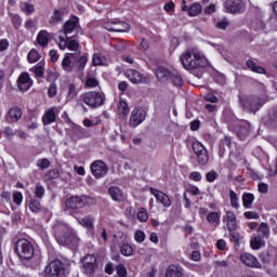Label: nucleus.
<instances>
[{
	"mask_svg": "<svg viewBox=\"0 0 277 277\" xmlns=\"http://www.w3.org/2000/svg\"><path fill=\"white\" fill-rule=\"evenodd\" d=\"M247 67L253 72H258L259 75H265V68L258 66L254 61H247Z\"/></svg>",
	"mask_w": 277,
	"mask_h": 277,
	"instance_id": "7c9ffc66",
	"label": "nucleus"
},
{
	"mask_svg": "<svg viewBox=\"0 0 277 277\" xmlns=\"http://www.w3.org/2000/svg\"><path fill=\"white\" fill-rule=\"evenodd\" d=\"M66 269L60 260L51 261L44 268V277H64Z\"/></svg>",
	"mask_w": 277,
	"mask_h": 277,
	"instance_id": "423d86ee",
	"label": "nucleus"
},
{
	"mask_svg": "<svg viewBox=\"0 0 277 277\" xmlns=\"http://www.w3.org/2000/svg\"><path fill=\"white\" fill-rule=\"evenodd\" d=\"M58 47L62 51H65L66 49H68V39H64V37H60V42H58Z\"/></svg>",
	"mask_w": 277,
	"mask_h": 277,
	"instance_id": "13d9d810",
	"label": "nucleus"
},
{
	"mask_svg": "<svg viewBox=\"0 0 277 277\" xmlns=\"http://www.w3.org/2000/svg\"><path fill=\"white\" fill-rule=\"evenodd\" d=\"M134 239L135 241H137V243H144L145 239H146V234H144L143 230H136L134 234Z\"/></svg>",
	"mask_w": 277,
	"mask_h": 277,
	"instance_id": "49530a36",
	"label": "nucleus"
},
{
	"mask_svg": "<svg viewBox=\"0 0 277 277\" xmlns=\"http://www.w3.org/2000/svg\"><path fill=\"white\" fill-rule=\"evenodd\" d=\"M215 13V4H210L206 10L205 14H213Z\"/></svg>",
	"mask_w": 277,
	"mask_h": 277,
	"instance_id": "774afa93",
	"label": "nucleus"
},
{
	"mask_svg": "<svg viewBox=\"0 0 277 277\" xmlns=\"http://www.w3.org/2000/svg\"><path fill=\"white\" fill-rule=\"evenodd\" d=\"M37 166L40 170H47L51 168V161L47 158H42L37 161Z\"/></svg>",
	"mask_w": 277,
	"mask_h": 277,
	"instance_id": "c03bdc74",
	"label": "nucleus"
},
{
	"mask_svg": "<svg viewBox=\"0 0 277 277\" xmlns=\"http://www.w3.org/2000/svg\"><path fill=\"white\" fill-rule=\"evenodd\" d=\"M83 263H93L96 264V256L94 255H87L83 260Z\"/></svg>",
	"mask_w": 277,
	"mask_h": 277,
	"instance_id": "0e129e2a",
	"label": "nucleus"
},
{
	"mask_svg": "<svg viewBox=\"0 0 277 277\" xmlns=\"http://www.w3.org/2000/svg\"><path fill=\"white\" fill-rule=\"evenodd\" d=\"M104 28H106L107 31H117L119 34H122L130 31L131 26L124 22H107L104 24Z\"/></svg>",
	"mask_w": 277,
	"mask_h": 277,
	"instance_id": "f8f14e48",
	"label": "nucleus"
},
{
	"mask_svg": "<svg viewBox=\"0 0 277 277\" xmlns=\"http://www.w3.org/2000/svg\"><path fill=\"white\" fill-rule=\"evenodd\" d=\"M180 62L185 70H198V68H207L209 60L205 53L198 48H189L181 56Z\"/></svg>",
	"mask_w": 277,
	"mask_h": 277,
	"instance_id": "f257e3e1",
	"label": "nucleus"
},
{
	"mask_svg": "<svg viewBox=\"0 0 277 277\" xmlns=\"http://www.w3.org/2000/svg\"><path fill=\"white\" fill-rule=\"evenodd\" d=\"M172 82L177 88H181V85H183V78L180 75H173L172 76Z\"/></svg>",
	"mask_w": 277,
	"mask_h": 277,
	"instance_id": "5fc2aeb1",
	"label": "nucleus"
},
{
	"mask_svg": "<svg viewBox=\"0 0 277 277\" xmlns=\"http://www.w3.org/2000/svg\"><path fill=\"white\" fill-rule=\"evenodd\" d=\"M83 267H84L87 274H92V272H94V269H96V264L83 262Z\"/></svg>",
	"mask_w": 277,
	"mask_h": 277,
	"instance_id": "603ef678",
	"label": "nucleus"
},
{
	"mask_svg": "<svg viewBox=\"0 0 277 277\" xmlns=\"http://www.w3.org/2000/svg\"><path fill=\"white\" fill-rule=\"evenodd\" d=\"M85 202H88V196H74L65 201V206L67 209H83V207H85Z\"/></svg>",
	"mask_w": 277,
	"mask_h": 277,
	"instance_id": "ddd939ff",
	"label": "nucleus"
},
{
	"mask_svg": "<svg viewBox=\"0 0 277 277\" xmlns=\"http://www.w3.org/2000/svg\"><path fill=\"white\" fill-rule=\"evenodd\" d=\"M166 277H183V267L170 265L166 271Z\"/></svg>",
	"mask_w": 277,
	"mask_h": 277,
	"instance_id": "b1692460",
	"label": "nucleus"
},
{
	"mask_svg": "<svg viewBox=\"0 0 277 277\" xmlns=\"http://www.w3.org/2000/svg\"><path fill=\"white\" fill-rule=\"evenodd\" d=\"M120 252L123 256H131L133 254V247L131 245H122L120 248Z\"/></svg>",
	"mask_w": 277,
	"mask_h": 277,
	"instance_id": "37998d69",
	"label": "nucleus"
},
{
	"mask_svg": "<svg viewBox=\"0 0 277 277\" xmlns=\"http://www.w3.org/2000/svg\"><path fill=\"white\" fill-rule=\"evenodd\" d=\"M88 64V56L81 55V51L76 53H67L62 62V68L65 72H78L83 75Z\"/></svg>",
	"mask_w": 277,
	"mask_h": 277,
	"instance_id": "7ed1b4c3",
	"label": "nucleus"
},
{
	"mask_svg": "<svg viewBox=\"0 0 277 277\" xmlns=\"http://www.w3.org/2000/svg\"><path fill=\"white\" fill-rule=\"evenodd\" d=\"M193 151L197 157V162L199 166H207L209 163V151L202 143L195 141L192 144Z\"/></svg>",
	"mask_w": 277,
	"mask_h": 277,
	"instance_id": "0eeeda50",
	"label": "nucleus"
},
{
	"mask_svg": "<svg viewBox=\"0 0 277 277\" xmlns=\"http://www.w3.org/2000/svg\"><path fill=\"white\" fill-rule=\"evenodd\" d=\"M240 262L246 267H251V269H261V262L252 253H241L239 256Z\"/></svg>",
	"mask_w": 277,
	"mask_h": 277,
	"instance_id": "9d476101",
	"label": "nucleus"
},
{
	"mask_svg": "<svg viewBox=\"0 0 277 277\" xmlns=\"http://www.w3.org/2000/svg\"><path fill=\"white\" fill-rule=\"evenodd\" d=\"M37 42L40 47H47L49 44V32L47 30L39 31Z\"/></svg>",
	"mask_w": 277,
	"mask_h": 277,
	"instance_id": "c85d7f7f",
	"label": "nucleus"
},
{
	"mask_svg": "<svg viewBox=\"0 0 277 277\" xmlns=\"http://www.w3.org/2000/svg\"><path fill=\"white\" fill-rule=\"evenodd\" d=\"M108 194L110 196V198H113V200H115L116 202H122V200H124V193H122L118 186H111L108 189Z\"/></svg>",
	"mask_w": 277,
	"mask_h": 277,
	"instance_id": "4be33fe9",
	"label": "nucleus"
},
{
	"mask_svg": "<svg viewBox=\"0 0 277 277\" xmlns=\"http://www.w3.org/2000/svg\"><path fill=\"white\" fill-rule=\"evenodd\" d=\"M136 217L138 222H148V210L146 208H140Z\"/></svg>",
	"mask_w": 277,
	"mask_h": 277,
	"instance_id": "c9c22d12",
	"label": "nucleus"
},
{
	"mask_svg": "<svg viewBox=\"0 0 277 277\" xmlns=\"http://www.w3.org/2000/svg\"><path fill=\"white\" fill-rule=\"evenodd\" d=\"M57 120V107H52L45 111V114L42 116V123L44 127L48 124H53Z\"/></svg>",
	"mask_w": 277,
	"mask_h": 277,
	"instance_id": "6ab92c4d",
	"label": "nucleus"
},
{
	"mask_svg": "<svg viewBox=\"0 0 277 277\" xmlns=\"http://www.w3.org/2000/svg\"><path fill=\"white\" fill-rule=\"evenodd\" d=\"M258 189L260 194H267V189H269V186L265 183H260Z\"/></svg>",
	"mask_w": 277,
	"mask_h": 277,
	"instance_id": "e2e57ef3",
	"label": "nucleus"
},
{
	"mask_svg": "<svg viewBox=\"0 0 277 277\" xmlns=\"http://www.w3.org/2000/svg\"><path fill=\"white\" fill-rule=\"evenodd\" d=\"M72 135H71V138L77 141V140H81V137H83L85 135V129H83L82 127L80 126H76L74 127L72 129Z\"/></svg>",
	"mask_w": 277,
	"mask_h": 277,
	"instance_id": "2f4dec72",
	"label": "nucleus"
},
{
	"mask_svg": "<svg viewBox=\"0 0 277 277\" xmlns=\"http://www.w3.org/2000/svg\"><path fill=\"white\" fill-rule=\"evenodd\" d=\"M224 222H226L227 230L233 233V230H237V216L233 211H226V215L223 216Z\"/></svg>",
	"mask_w": 277,
	"mask_h": 277,
	"instance_id": "a211bd4d",
	"label": "nucleus"
},
{
	"mask_svg": "<svg viewBox=\"0 0 277 277\" xmlns=\"http://www.w3.org/2000/svg\"><path fill=\"white\" fill-rule=\"evenodd\" d=\"M228 27V19L223 18L222 21L216 23V28L217 29H226Z\"/></svg>",
	"mask_w": 277,
	"mask_h": 277,
	"instance_id": "052dcab7",
	"label": "nucleus"
},
{
	"mask_svg": "<svg viewBox=\"0 0 277 277\" xmlns=\"http://www.w3.org/2000/svg\"><path fill=\"white\" fill-rule=\"evenodd\" d=\"M207 220L212 226H220V213L210 212L207 216Z\"/></svg>",
	"mask_w": 277,
	"mask_h": 277,
	"instance_id": "473e14b6",
	"label": "nucleus"
},
{
	"mask_svg": "<svg viewBox=\"0 0 277 277\" xmlns=\"http://www.w3.org/2000/svg\"><path fill=\"white\" fill-rule=\"evenodd\" d=\"M9 117L11 118L12 122H18V120L23 118V110L18 107H13L9 110Z\"/></svg>",
	"mask_w": 277,
	"mask_h": 277,
	"instance_id": "bb28decb",
	"label": "nucleus"
},
{
	"mask_svg": "<svg viewBox=\"0 0 277 277\" xmlns=\"http://www.w3.org/2000/svg\"><path fill=\"white\" fill-rule=\"evenodd\" d=\"M126 76L129 81L134 84L144 83V81H146V76L135 69H128L126 71Z\"/></svg>",
	"mask_w": 277,
	"mask_h": 277,
	"instance_id": "f3484780",
	"label": "nucleus"
},
{
	"mask_svg": "<svg viewBox=\"0 0 277 277\" xmlns=\"http://www.w3.org/2000/svg\"><path fill=\"white\" fill-rule=\"evenodd\" d=\"M77 94H78L77 87L74 83H70L68 85L67 101H72V98H75Z\"/></svg>",
	"mask_w": 277,
	"mask_h": 277,
	"instance_id": "79ce46f5",
	"label": "nucleus"
},
{
	"mask_svg": "<svg viewBox=\"0 0 277 277\" xmlns=\"http://www.w3.org/2000/svg\"><path fill=\"white\" fill-rule=\"evenodd\" d=\"M62 16H63L62 11H60V10H54L53 15H52V17L50 18V23H51L52 25H55L56 23H61Z\"/></svg>",
	"mask_w": 277,
	"mask_h": 277,
	"instance_id": "a19ab883",
	"label": "nucleus"
},
{
	"mask_svg": "<svg viewBox=\"0 0 277 277\" xmlns=\"http://www.w3.org/2000/svg\"><path fill=\"white\" fill-rule=\"evenodd\" d=\"M149 192L153 196H155L156 200L162 205V207H172V199H170V196H168L166 193L154 187L149 188Z\"/></svg>",
	"mask_w": 277,
	"mask_h": 277,
	"instance_id": "4468645a",
	"label": "nucleus"
},
{
	"mask_svg": "<svg viewBox=\"0 0 277 277\" xmlns=\"http://www.w3.org/2000/svg\"><path fill=\"white\" fill-rule=\"evenodd\" d=\"M34 85V80L28 72H23L17 79V88L21 92H27Z\"/></svg>",
	"mask_w": 277,
	"mask_h": 277,
	"instance_id": "dca6fc26",
	"label": "nucleus"
},
{
	"mask_svg": "<svg viewBox=\"0 0 277 277\" xmlns=\"http://www.w3.org/2000/svg\"><path fill=\"white\" fill-rule=\"evenodd\" d=\"M50 57H51V62H53V63L57 62V60H58L57 51L51 50L50 51Z\"/></svg>",
	"mask_w": 277,
	"mask_h": 277,
	"instance_id": "338daca9",
	"label": "nucleus"
},
{
	"mask_svg": "<svg viewBox=\"0 0 277 277\" xmlns=\"http://www.w3.org/2000/svg\"><path fill=\"white\" fill-rule=\"evenodd\" d=\"M215 179H217V172L210 171V172L206 173V180L208 181V183H213V181H215Z\"/></svg>",
	"mask_w": 277,
	"mask_h": 277,
	"instance_id": "864d4df0",
	"label": "nucleus"
},
{
	"mask_svg": "<svg viewBox=\"0 0 277 277\" xmlns=\"http://www.w3.org/2000/svg\"><path fill=\"white\" fill-rule=\"evenodd\" d=\"M258 232L264 239H269V227L266 225V223H261Z\"/></svg>",
	"mask_w": 277,
	"mask_h": 277,
	"instance_id": "f704fd0d",
	"label": "nucleus"
},
{
	"mask_svg": "<svg viewBox=\"0 0 277 277\" xmlns=\"http://www.w3.org/2000/svg\"><path fill=\"white\" fill-rule=\"evenodd\" d=\"M79 27V17L74 16L69 21H67L64 25V34L65 36L70 35L72 31H75V28Z\"/></svg>",
	"mask_w": 277,
	"mask_h": 277,
	"instance_id": "aec40b11",
	"label": "nucleus"
},
{
	"mask_svg": "<svg viewBox=\"0 0 277 277\" xmlns=\"http://www.w3.org/2000/svg\"><path fill=\"white\" fill-rule=\"evenodd\" d=\"M53 235L60 246H79V236L75 229L66 223L56 222L53 226Z\"/></svg>",
	"mask_w": 277,
	"mask_h": 277,
	"instance_id": "f03ea898",
	"label": "nucleus"
},
{
	"mask_svg": "<svg viewBox=\"0 0 277 277\" xmlns=\"http://www.w3.org/2000/svg\"><path fill=\"white\" fill-rule=\"evenodd\" d=\"M2 133L5 135V137H14L15 134L11 127H4Z\"/></svg>",
	"mask_w": 277,
	"mask_h": 277,
	"instance_id": "4d7b16f0",
	"label": "nucleus"
},
{
	"mask_svg": "<svg viewBox=\"0 0 277 277\" xmlns=\"http://www.w3.org/2000/svg\"><path fill=\"white\" fill-rule=\"evenodd\" d=\"M242 108L247 111H259L263 107L261 97H245L241 100Z\"/></svg>",
	"mask_w": 277,
	"mask_h": 277,
	"instance_id": "1a4fd4ad",
	"label": "nucleus"
},
{
	"mask_svg": "<svg viewBox=\"0 0 277 277\" xmlns=\"http://www.w3.org/2000/svg\"><path fill=\"white\" fill-rule=\"evenodd\" d=\"M92 64L94 66H103V64H105V61L103 60V56L101 54H93Z\"/></svg>",
	"mask_w": 277,
	"mask_h": 277,
	"instance_id": "a18cd8bd",
	"label": "nucleus"
},
{
	"mask_svg": "<svg viewBox=\"0 0 277 277\" xmlns=\"http://www.w3.org/2000/svg\"><path fill=\"white\" fill-rule=\"evenodd\" d=\"M77 220L81 226L89 229V233H91L92 235L94 234V219L91 215L84 216L82 219H77Z\"/></svg>",
	"mask_w": 277,
	"mask_h": 277,
	"instance_id": "412c9836",
	"label": "nucleus"
},
{
	"mask_svg": "<svg viewBox=\"0 0 277 277\" xmlns=\"http://www.w3.org/2000/svg\"><path fill=\"white\" fill-rule=\"evenodd\" d=\"M205 98L208 101V103H217V97L213 94H208Z\"/></svg>",
	"mask_w": 277,
	"mask_h": 277,
	"instance_id": "69168bd1",
	"label": "nucleus"
},
{
	"mask_svg": "<svg viewBox=\"0 0 277 277\" xmlns=\"http://www.w3.org/2000/svg\"><path fill=\"white\" fill-rule=\"evenodd\" d=\"M243 215L247 220H259L260 217L259 213L252 211H247L243 213Z\"/></svg>",
	"mask_w": 277,
	"mask_h": 277,
	"instance_id": "6e6d98bb",
	"label": "nucleus"
},
{
	"mask_svg": "<svg viewBox=\"0 0 277 277\" xmlns=\"http://www.w3.org/2000/svg\"><path fill=\"white\" fill-rule=\"evenodd\" d=\"M44 186L37 184L35 187V196L36 198H44Z\"/></svg>",
	"mask_w": 277,
	"mask_h": 277,
	"instance_id": "de8ad7c7",
	"label": "nucleus"
},
{
	"mask_svg": "<svg viewBox=\"0 0 277 277\" xmlns=\"http://www.w3.org/2000/svg\"><path fill=\"white\" fill-rule=\"evenodd\" d=\"M80 98L81 101H83V103H85V105H88L92 109H96L101 107V105H104L105 93L101 91L100 92L90 91L80 95Z\"/></svg>",
	"mask_w": 277,
	"mask_h": 277,
	"instance_id": "20e7f679",
	"label": "nucleus"
},
{
	"mask_svg": "<svg viewBox=\"0 0 277 277\" xmlns=\"http://www.w3.org/2000/svg\"><path fill=\"white\" fill-rule=\"evenodd\" d=\"M84 88H98V79H96V74L94 71L87 74Z\"/></svg>",
	"mask_w": 277,
	"mask_h": 277,
	"instance_id": "5701e85b",
	"label": "nucleus"
},
{
	"mask_svg": "<svg viewBox=\"0 0 277 277\" xmlns=\"http://www.w3.org/2000/svg\"><path fill=\"white\" fill-rule=\"evenodd\" d=\"M34 72H35L36 77H38V78L43 77V75H44V67L37 66V67H35Z\"/></svg>",
	"mask_w": 277,
	"mask_h": 277,
	"instance_id": "680f3d73",
	"label": "nucleus"
},
{
	"mask_svg": "<svg viewBox=\"0 0 277 277\" xmlns=\"http://www.w3.org/2000/svg\"><path fill=\"white\" fill-rule=\"evenodd\" d=\"M187 12L188 16H198V14L202 12V5H200L198 2H195L188 8Z\"/></svg>",
	"mask_w": 277,
	"mask_h": 277,
	"instance_id": "c756f323",
	"label": "nucleus"
},
{
	"mask_svg": "<svg viewBox=\"0 0 277 277\" xmlns=\"http://www.w3.org/2000/svg\"><path fill=\"white\" fill-rule=\"evenodd\" d=\"M55 179H60V170L57 169H52L44 175L45 181H53Z\"/></svg>",
	"mask_w": 277,
	"mask_h": 277,
	"instance_id": "4c0bfd02",
	"label": "nucleus"
},
{
	"mask_svg": "<svg viewBox=\"0 0 277 277\" xmlns=\"http://www.w3.org/2000/svg\"><path fill=\"white\" fill-rule=\"evenodd\" d=\"M250 246L252 250H261L265 246V241L260 235H253L250 240Z\"/></svg>",
	"mask_w": 277,
	"mask_h": 277,
	"instance_id": "393cba45",
	"label": "nucleus"
},
{
	"mask_svg": "<svg viewBox=\"0 0 277 277\" xmlns=\"http://www.w3.org/2000/svg\"><path fill=\"white\" fill-rule=\"evenodd\" d=\"M48 96L49 98H53L54 96H57V84L52 83L48 88Z\"/></svg>",
	"mask_w": 277,
	"mask_h": 277,
	"instance_id": "09e8293b",
	"label": "nucleus"
},
{
	"mask_svg": "<svg viewBox=\"0 0 277 277\" xmlns=\"http://www.w3.org/2000/svg\"><path fill=\"white\" fill-rule=\"evenodd\" d=\"M29 209L32 211V213H39L40 209H42V206L38 199H32L29 202Z\"/></svg>",
	"mask_w": 277,
	"mask_h": 277,
	"instance_id": "58836bf2",
	"label": "nucleus"
},
{
	"mask_svg": "<svg viewBox=\"0 0 277 277\" xmlns=\"http://www.w3.org/2000/svg\"><path fill=\"white\" fill-rule=\"evenodd\" d=\"M116 272L119 277H127V267H124V265H118L116 267Z\"/></svg>",
	"mask_w": 277,
	"mask_h": 277,
	"instance_id": "3c124183",
	"label": "nucleus"
},
{
	"mask_svg": "<svg viewBox=\"0 0 277 277\" xmlns=\"http://www.w3.org/2000/svg\"><path fill=\"white\" fill-rule=\"evenodd\" d=\"M67 49L69 51H79V41L76 39L67 38Z\"/></svg>",
	"mask_w": 277,
	"mask_h": 277,
	"instance_id": "ea45409f",
	"label": "nucleus"
},
{
	"mask_svg": "<svg viewBox=\"0 0 277 277\" xmlns=\"http://www.w3.org/2000/svg\"><path fill=\"white\" fill-rule=\"evenodd\" d=\"M229 200L230 206L234 209H239V198L237 197V193H235V190H229Z\"/></svg>",
	"mask_w": 277,
	"mask_h": 277,
	"instance_id": "e433bc0d",
	"label": "nucleus"
},
{
	"mask_svg": "<svg viewBox=\"0 0 277 277\" xmlns=\"http://www.w3.org/2000/svg\"><path fill=\"white\" fill-rule=\"evenodd\" d=\"M27 60H28L29 64H36V62H39V60H40V53H38V51H36V49H32L29 51V53L27 55Z\"/></svg>",
	"mask_w": 277,
	"mask_h": 277,
	"instance_id": "72a5a7b5",
	"label": "nucleus"
},
{
	"mask_svg": "<svg viewBox=\"0 0 277 277\" xmlns=\"http://www.w3.org/2000/svg\"><path fill=\"white\" fill-rule=\"evenodd\" d=\"M155 75H156L157 79H160V81H163V80L172 77V72H170V70L166 69V67L156 68Z\"/></svg>",
	"mask_w": 277,
	"mask_h": 277,
	"instance_id": "a878e982",
	"label": "nucleus"
},
{
	"mask_svg": "<svg viewBox=\"0 0 277 277\" xmlns=\"http://www.w3.org/2000/svg\"><path fill=\"white\" fill-rule=\"evenodd\" d=\"M146 120V113L141 108H134L130 117V127H140Z\"/></svg>",
	"mask_w": 277,
	"mask_h": 277,
	"instance_id": "2eb2a0df",
	"label": "nucleus"
},
{
	"mask_svg": "<svg viewBox=\"0 0 277 277\" xmlns=\"http://www.w3.org/2000/svg\"><path fill=\"white\" fill-rule=\"evenodd\" d=\"M189 179H192V181L199 182L202 181V174H200L198 171H195L190 173Z\"/></svg>",
	"mask_w": 277,
	"mask_h": 277,
	"instance_id": "bf43d9fd",
	"label": "nucleus"
},
{
	"mask_svg": "<svg viewBox=\"0 0 277 277\" xmlns=\"http://www.w3.org/2000/svg\"><path fill=\"white\" fill-rule=\"evenodd\" d=\"M13 202L17 206L23 203V194L21 192H15L13 194Z\"/></svg>",
	"mask_w": 277,
	"mask_h": 277,
	"instance_id": "8fccbe9b",
	"label": "nucleus"
},
{
	"mask_svg": "<svg viewBox=\"0 0 277 277\" xmlns=\"http://www.w3.org/2000/svg\"><path fill=\"white\" fill-rule=\"evenodd\" d=\"M15 252L21 259L29 260L34 258V245L27 239H19L15 243Z\"/></svg>",
	"mask_w": 277,
	"mask_h": 277,
	"instance_id": "39448f33",
	"label": "nucleus"
},
{
	"mask_svg": "<svg viewBox=\"0 0 277 277\" xmlns=\"http://www.w3.org/2000/svg\"><path fill=\"white\" fill-rule=\"evenodd\" d=\"M91 171L93 176L95 179H103L107 172H109V169L107 168V164L103 160H95L91 164Z\"/></svg>",
	"mask_w": 277,
	"mask_h": 277,
	"instance_id": "9b49d317",
	"label": "nucleus"
},
{
	"mask_svg": "<svg viewBox=\"0 0 277 277\" xmlns=\"http://www.w3.org/2000/svg\"><path fill=\"white\" fill-rule=\"evenodd\" d=\"M253 202H254V195L252 193H245L242 195V207H245V209H252Z\"/></svg>",
	"mask_w": 277,
	"mask_h": 277,
	"instance_id": "cd10ccee",
	"label": "nucleus"
},
{
	"mask_svg": "<svg viewBox=\"0 0 277 277\" xmlns=\"http://www.w3.org/2000/svg\"><path fill=\"white\" fill-rule=\"evenodd\" d=\"M224 8L229 14H241L246 12V3L242 0H225Z\"/></svg>",
	"mask_w": 277,
	"mask_h": 277,
	"instance_id": "6e6552de",
	"label": "nucleus"
}]
</instances>
